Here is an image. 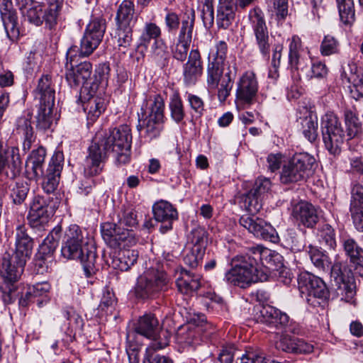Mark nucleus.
<instances>
[{
	"mask_svg": "<svg viewBox=\"0 0 363 363\" xmlns=\"http://www.w3.org/2000/svg\"><path fill=\"white\" fill-rule=\"evenodd\" d=\"M61 253L67 259L79 260L87 277L95 273L97 259L96 248L89 242V238L79 225H70L66 230Z\"/></svg>",
	"mask_w": 363,
	"mask_h": 363,
	"instance_id": "f257e3e1",
	"label": "nucleus"
},
{
	"mask_svg": "<svg viewBox=\"0 0 363 363\" xmlns=\"http://www.w3.org/2000/svg\"><path fill=\"white\" fill-rule=\"evenodd\" d=\"M259 258L257 246L251 247L244 255L234 257L231 260V268L225 273L223 280L228 284L242 289L252 283L266 281L267 274H259L258 270Z\"/></svg>",
	"mask_w": 363,
	"mask_h": 363,
	"instance_id": "f03ea898",
	"label": "nucleus"
},
{
	"mask_svg": "<svg viewBox=\"0 0 363 363\" xmlns=\"http://www.w3.org/2000/svg\"><path fill=\"white\" fill-rule=\"evenodd\" d=\"M308 255L312 263L315 267L322 271L330 269L331 277L335 282L333 286L336 296L340 301L353 303L356 295V285L353 276L346 277L342 269V263L335 262L331 266V262L328 255L316 247H310Z\"/></svg>",
	"mask_w": 363,
	"mask_h": 363,
	"instance_id": "7ed1b4c3",
	"label": "nucleus"
},
{
	"mask_svg": "<svg viewBox=\"0 0 363 363\" xmlns=\"http://www.w3.org/2000/svg\"><path fill=\"white\" fill-rule=\"evenodd\" d=\"M96 143H99L106 154L112 152L117 163L125 164L129 162L132 134L128 125H121L110 130Z\"/></svg>",
	"mask_w": 363,
	"mask_h": 363,
	"instance_id": "20e7f679",
	"label": "nucleus"
},
{
	"mask_svg": "<svg viewBox=\"0 0 363 363\" xmlns=\"http://www.w3.org/2000/svg\"><path fill=\"white\" fill-rule=\"evenodd\" d=\"M169 286V279L164 272L151 269L137 279L134 294L138 299H153L162 292L166 291Z\"/></svg>",
	"mask_w": 363,
	"mask_h": 363,
	"instance_id": "39448f33",
	"label": "nucleus"
},
{
	"mask_svg": "<svg viewBox=\"0 0 363 363\" xmlns=\"http://www.w3.org/2000/svg\"><path fill=\"white\" fill-rule=\"evenodd\" d=\"M298 289L303 298L313 308L324 307L330 297L325 281L309 273L300 274L298 278Z\"/></svg>",
	"mask_w": 363,
	"mask_h": 363,
	"instance_id": "423d86ee",
	"label": "nucleus"
},
{
	"mask_svg": "<svg viewBox=\"0 0 363 363\" xmlns=\"http://www.w3.org/2000/svg\"><path fill=\"white\" fill-rule=\"evenodd\" d=\"M315 159L307 152H296L282 167L280 175L283 184L296 183L311 176Z\"/></svg>",
	"mask_w": 363,
	"mask_h": 363,
	"instance_id": "0eeeda50",
	"label": "nucleus"
},
{
	"mask_svg": "<svg viewBox=\"0 0 363 363\" xmlns=\"http://www.w3.org/2000/svg\"><path fill=\"white\" fill-rule=\"evenodd\" d=\"M164 104L163 99L160 95H156L154 100L150 101L145 117L140 121L137 128L143 132V137L146 142H151L157 138L164 128Z\"/></svg>",
	"mask_w": 363,
	"mask_h": 363,
	"instance_id": "6e6552de",
	"label": "nucleus"
},
{
	"mask_svg": "<svg viewBox=\"0 0 363 363\" xmlns=\"http://www.w3.org/2000/svg\"><path fill=\"white\" fill-rule=\"evenodd\" d=\"M320 128L323 143L330 154L340 155L345 133L338 117L332 112L325 113L321 118Z\"/></svg>",
	"mask_w": 363,
	"mask_h": 363,
	"instance_id": "1a4fd4ad",
	"label": "nucleus"
},
{
	"mask_svg": "<svg viewBox=\"0 0 363 363\" xmlns=\"http://www.w3.org/2000/svg\"><path fill=\"white\" fill-rule=\"evenodd\" d=\"M247 18L255 38V44L262 57L269 60L272 39L264 12L259 6H255L249 11Z\"/></svg>",
	"mask_w": 363,
	"mask_h": 363,
	"instance_id": "9d476101",
	"label": "nucleus"
},
{
	"mask_svg": "<svg viewBox=\"0 0 363 363\" xmlns=\"http://www.w3.org/2000/svg\"><path fill=\"white\" fill-rule=\"evenodd\" d=\"M195 20V12L193 11H189L182 19V26L180 27L177 42L171 46L172 55L177 60L184 62L186 59L193 38Z\"/></svg>",
	"mask_w": 363,
	"mask_h": 363,
	"instance_id": "9b49d317",
	"label": "nucleus"
},
{
	"mask_svg": "<svg viewBox=\"0 0 363 363\" xmlns=\"http://www.w3.org/2000/svg\"><path fill=\"white\" fill-rule=\"evenodd\" d=\"M22 160L17 147H9L0 140V180H13L20 175Z\"/></svg>",
	"mask_w": 363,
	"mask_h": 363,
	"instance_id": "f8f14e48",
	"label": "nucleus"
},
{
	"mask_svg": "<svg viewBox=\"0 0 363 363\" xmlns=\"http://www.w3.org/2000/svg\"><path fill=\"white\" fill-rule=\"evenodd\" d=\"M106 21L94 18L86 26L81 40V55L89 56L99 45L106 31Z\"/></svg>",
	"mask_w": 363,
	"mask_h": 363,
	"instance_id": "ddd939ff",
	"label": "nucleus"
},
{
	"mask_svg": "<svg viewBox=\"0 0 363 363\" xmlns=\"http://www.w3.org/2000/svg\"><path fill=\"white\" fill-rule=\"evenodd\" d=\"M240 223L255 237L277 243L279 240L275 228L264 219L255 216H242Z\"/></svg>",
	"mask_w": 363,
	"mask_h": 363,
	"instance_id": "4468645a",
	"label": "nucleus"
},
{
	"mask_svg": "<svg viewBox=\"0 0 363 363\" xmlns=\"http://www.w3.org/2000/svg\"><path fill=\"white\" fill-rule=\"evenodd\" d=\"M101 235L112 248L125 247L134 242L132 230L122 228L118 223H105L101 226Z\"/></svg>",
	"mask_w": 363,
	"mask_h": 363,
	"instance_id": "2eb2a0df",
	"label": "nucleus"
},
{
	"mask_svg": "<svg viewBox=\"0 0 363 363\" xmlns=\"http://www.w3.org/2000/svg\"><path fill=\"white\" fill-rule=\"evenodd\" d=\"M26 263L16 259L13 255H5L0 265V283L3 284L1 287L11 291L9 287L12 288V284H15L18 281L23 272Z\"/></svg>",
	"mask_w": 363,
	"mask_h": 363,
	"instance_id": "dca6fc26",
	"label": "nucleus"
},
{
	"mask_svg": "<svg viewBox=\"0 0 363 363\" xmlns=\"http://www.w3.org/2000/svg\"><path fill=\"white\" fill-rule=\"evenodd\" d=\"M340 245L349 259V270L353 276L363 277V248L349 235L342 236Z\"/></svg>",
	"mask_w": 363,
	"mask_h": 363,
	"instance_id": "f3484780",
	"label": "nucleus"
},
{
	"mask_svg": "<svg viewBox=\"0 0 363 363\" xmlns=\"http://www.w3.org/2000/svg\"><path fill=\"white\" fill-rule=\"evenodd\" d=\"M64 165L63 152L57 150L52 156L48 168L43 172L42 188L47 194L53 193L60 183L61 172Z\"/></svg>",
	"mask_w": 363,
	"mask_h": 363,
	"instance_id": "a211bd4d",
	"label": "nucleus"
},
{
	"mask_svg": "<svg viewBox=\"0 0 363 363\" xmlns=\"http://www.w3.org/2000/svg\"><path fill=\"white\" fill-rule=\"evenodd\" d=\"M107 157L106 152L99 143L94 141L88 150L84 162V174L86 177H92L101 173Z\"/></svg>",
	"mask_w": 363,
	"mask_h": 363,
	"instance_id": "6ab92c4d",
	"label": "nucleus"
},
{
	"mask_svg": "<svg viewBox=\"0 0 363 363\" xmlns=\"http://www.w3.org/2000/svg\"><path fill=\"white\" fill-rule=\"evenodd\" d=\"M320 211L307 201H300L292 207L291 216L298 225L313 228L320 219Z\"/></svg>",
	"mask_w": 363,
	"mask_h": 363,
	"instance_id": "aec40b11",
	"label": "nucleus"
},
{
	"mask_svg": "<svg viewBox=\"0 0 363 363\" xmlns=\"http://www.w3.org/2000/svg\"><path fill=\"white\" fill-rule=\"evenodd\" d=\"M258 91V83L255 74L245 72L239 79L236 89V100L244 105L254 103Z\"/></svg>",
	"mask_w": 363,
	"mask_h": 363,
	"instance_id": "412c9836",
	"label": "nucleus"
},
{
	"mask_svg": "<svg viewBox=\"0 0 363 363\" xmlns=\"http://www.w3.org/2000/svg\"><path fill=\"white\" fill-rule=\"evenodd\" d=\"M67 67L65 79L71 87H77L83 85L85 89H89L91 84L89 83L90 77L92 73V65L89 62L84 61L80 62L75 67L69 64Z\"/></svg>",
	"mask_w": 363,
	"mask_h": 363,
	"instance_id": "4be33fe9",
	"label": "nucleus"
},
{
	"mask_svg": "<svg viewBox=\"0 0 363 363\" xmlns=\"http://www.w3.org/2000/svg\"><path fill=\"white\" fill-rule=\"evenodd\" d=\"M203 74V65L198 49L191 50L188 61L183 66L184 82L186 85H194Z\"/></svg>",
	"mask_w": 363,
	"mask_h": 363,
	"instance_id": "5701e85b",
	"label": "nucleus"
},
{
	"mask_svg": "<svg viewBox=\"0 0 363 363\" xmlns=\"http://www.w3.org/2000/svg\"><path fill=\"white\" fill-rule=\"evenodd\" d=\"M0 13L8 38L11 41L16 40L20 35L18 16L9 0L1 6Z\"/></svg>",
	"mask_w": 363,
	"mask_h": 363,
	"instance_id": "b1692460",
	"label": "nucleus"
},
{
	"mask_svg": "<svg viewBox=\"0 0 363 363\" xmlns=\"http://www.w3.org/2000/svg\"><path fill=\"white\" fill-rule=\"evenodd\" d=\"M15 252L13 254L16 259H19L25 262L30 259L33 247V240L27 233L23 225H19L16 230Z\"/></svg>",
	"mask_w": 363,
	"mask_h": 363,
	"instance_id": "393cba45",
	"label": "nucleus"
},
{
	"mask_svg": "<svg viewBox=\"0 0 363 363\" xmlns=\"http://www.w3.org/2000/svg\"><path fill=\"white\" fill-rule=\"evenodd\" d=\"M23 17L29 23L39 26L43 23L44 4L35 0H16Z\"/></svg>",
	"mask_w": 363,
	"mask_h": 363,
	"instance_id": "a878e982",
	"label": "nucleus"
},
{
	"mask_svg": "<svg viewBox=\"0 0 363 363\" xmlns=\"http://www.w3.org/2000/svg\"><path fill=\"white\" fill-rule=\"evenodd\" d=\"M258 320L271 328L280 330L288 324L289 318L278 308L267 305L261 308Z\"/></svg>",
	"mask_w": 363,
	"mask_h": 363,
	"instance_id": "bb28decb",
	"label": "nucleus"
},
{
	"mask_svg": "<svg viewBox=\"0 0 363 363\" xmlns=\"http://www.w3.org/2000/svg\"><path fill=\"white\" fill-rule=\"evenodd\" d=\"M46 150L43 147L33 150L26 162V172L30 179L37 180L43 174Z\"/></svg>",
	"mask_w": 363,
	"mask_h": 363,
	"instance_id": "cd10ccee",
	"label": "nucleus"
},
{
	"mask_svg": "<svg viewBox=\"0 0 363 363\" xmlns=\"http://www.w3.org/2000/svg\"><path fill=\"white\" fill-rule=\"evenodd\" d=\"M115 21L116 26L135 27L138 21V15L133 1L124 0L121 3L117 9Z\"/></svg>",
	"mask_w": 363,
	"mask_h": 363,
	"instance_id": "c85d7f7f",
	"label": "nucleus"
},
{
	"mask_svg": "<svg viewBox=\"0 0 363 363\" xmlns=\"http://www.w3.org/2000/svg\"><path fill=\"white\" fill-rule=\"evenodd\" d=\"M31 116L19 117L16 121V133L23 139V150L28 151L35 141L33 128L31 125Z\"/></svg>",
	"mask_w": 363,
	"mask_h": 363,
	"instance_id": "c756f323",
	"label": "nucleus"
},
{
	"mask_svg": "<svg viewBox=\"0 0 363 363\" xmlns=\"http://www.w3.org/2000/svg\"><path fill=\"white\" fill-rule=\"evenodd\" d=\"M160 330L159 321L152 313H146L140 317L135 327L136 333L147 338L155 337Z\"/></svg>",
	"mask_w": 363,
	"mask_h": 363,
	"instance_id": "7c9ffc66",
	"label": "nucleus"
},
{
	"mask_svg": "<svg viewBox=\"0 0 363 363\" xmlns=\"http://www.w3.org/2000/svg\"><path fill=\"white\" fill-rule=\"evenodd\" d=\"M138 252L135 250L123 249L118 251L116 256L111 257L110 265L122 272L129 270L138 260Z\"/></svg>",
	"mask_w": 363,
	"mask_h": 363,
	"instance_id": "2f4dec72",
	"label": "nucleus"
},
{
	"mask_svg": "<svg viewBox=\"0 0 363 363\" xmlns=\"http://www.w3.org/2000/svg\"><path fill=\"white\" fill-rule=\"evenodd\" d=\"M305 116L299 117L297 121V128L306 139L313 143L318 138V120L306 110Z\"/></svg>",
	"mask_w": 363,
	"mask_h": 363,
	"instance_id": "473e14b6",
	"label": "nucleus"
},
{
	"mask_svg": "<svg viewBox=\"0 0 363 363\" xmlns=\"http://www.w3.org/2000/svg\"><path fill=\"white\" fill-rule=\"evenodd\" d=\"M35 93L36 96H39L40 104L54 106L55 91L50 75H43L39 79Z\"/></svg>",
	"mask_w": 363,
	"mask_h": 363,
	"instance_id": "72a5a7b5",
	"label": "nucleus"
},
{
	"mask_svg": "<svg viewBox=\"0 0 363 363\" xmlns=\"http://www.w3.org/2000/svg\"><path fill=\"white\" fill-rule=\"evenodd\" d=\"M182 277L177 280V286L180 292L189 294L197 291L201 286V277L186 269L182 271Z\"/></svg>",
	"mask_w": 363,
	"mask_h": 363,
	"instance_id": "f704fd0d",
	"label": "nucleus"
},
{
	"mask_svg": "<svg viewBox=\"0 0 363 363\" xmlns=\"http://www.w3.org/2000/svg\"><path fill=\"white\" fill-rule=\"evenodd\" d=\"M343 116L349 139H352L362 133V123L360 121L357 111L354 108H345L343 111Z\"/></svg>",
	"mask_w": 363,
	"mask_h": 363,
	"instance_id": "c9c22d12",
	"label": "nucleus"
},
{
	"mask_svg": "<svg viewBox=\"0 0 363 363\" xmlns=\"http://www.w3.org/2000/svg\"><path fill=\"white\" fill-rule=\"evenodd\" d=\"M53 106L46 104H40L36 116V127L39 130L45 132L48 130H53L55 126V118L52 114Z\"/></svg>",
	"mask_w": 363,
	"mask_h": 363,
	"instance_id": "e433bc0d",
	"label": "nucleus"
},
{
	"mask_svg": "<svg viewBox=\"0 0 363 363\" xmlns=\"http://www.w3.org/2000/svg\"><path fill=\"white\" fill-rule=\"evenodd\" d=\"M152 211L157 221L175 220L178 218L177 209L164 200L156 202L152 206Z\"/></svg>",
	"mask_w": 363,
	"mask_h": 363,
	"instance_id": "4c0bfd02",
	"label": "nucleus"
},
{
	"mask_svg": "<svg viewBox=\"0 0 363 363\" xmlns=\"http://www.w3.org/2000/svg\"><path fill=\"white\" fill-rule=\"evenodd\" d=\"M224 74V65L212 62L211 61V57H208L206 68V84L210 90H216L218 88Z\"/></svg>",
	"mask_w": 363,
	"mask_h": 363,
	"instance_id": "58836bf2",
	"label": "nucleus"
},
{
	"mask_svg": "<svg viewBox=\"0 0 363 363\" xmlns=\"http://www.w3.org/2000/svg\"><path fill=\"white\" fill-rule=\"evenodd\" d=\"M236 11L238 9L235 4H218L216 19L218 26L227 29L233 22Z\"/></svg>",
	"mask_w": 363,
	"mask_h": 363,
	"instance_id": "ea45409f",
	"label": "nucleus"
},
{
	"mask_svg": "<svg viewBox=\"0 0 363 363\" xmlns=\"http://www.w3.org/2000/svg\"><path fill=\"white\" fill-rule=\"evenodd\" d=\"M235 76L236 67H228V71L220 79L218 88L216 89L218 90V99L220 102H224L230 96Z\"/></svg>",
	"mask_w": 363,
	"mask_h": 363,
	"instance_id": "a19ab883",
	"label": "nucleus"
},
{
	"mask_svg": "<svg viewBox=\"0 0 363 363\" xmlns=\"http://www.w3.org/2000/svg\"><path fill=\"white\" fill-rule=\"evenodd\" d=\"M150 55L153 61L159 66L164 67L169 58L168 46L164 39L154 41L150 46Z\"/></svg>",
	"mask_w": 363,
	"mask_h": 363,
	"instance_id": "79ce46f5",
	"label": "nucleus"
},
{
	"mask_svg": "<svg viewBox=\"0 0 363 363\" xmlns=\"http://www.w3.org/2000/svg\"><path fill=\"white\" fill-rule=\"evenodd\" d=\"M200 329L184 326L177 330L176 340L178 344L186 347L199 343Z\"/></svg>",
	"mask_w": 363,
	"mask_h": 363,
	"instance_id": "37998d69",
	"label": "nucleus"
},
{
	"mask_svg": "<svg viewBox=\"0 0 363 363\" xmlns=\"http://www.w3.org/2000/svg\"><path fill=\"white\" fill-rule=\"evenodd\" d=\"M161 28L155 23L145 22L141 35L139 38V46L147 47L151 40L156 41L162 39Z\"/></svg>",
	"mask_w": 363,
	"mask_h": 363,
	"instance_id": "c03bdc74",
	"label": "nucleus"
},
{
	"mask_svg": "<svg viewBox=\"0 0 363 363\" xmlns=\"http://www.w3.org/2000/svg\"><path fill=\"white\" fill-rule=\"evenodd\" d=\"M94 93L90 91L91 97L89 99L86 106L84 107V110L88 111L87 118L91 122L95 121L106 109V102L104 99L99 96H94Z\"/></svg>",
	"mask_w": 363,
	"mask_h": 363,
	"instance_id": "a18cd8bd",
	"label": "nucleus"
},
{
	"mask_svg": "<svg viewBox=\"0 0 363 363\" xmlns=\"http://www.w3.org/2000/svg\"><path fill=\"white\" fill-rule=\"evenodd\" d=\"M258 252L260 258L259 262L262 264H268L269 269H275L282 266V256L271 250L258 245Z\"/></svg>",
	"mask_w": 363,
	"mask_h": 363,
	"instance_id": "49530a36",
	"label": "nucleus"
},
{
	"mask_svg": "<svg viewBox=\"0 0 363 363\" xmlns=\"http://www.w3.org/2000/svg\"><path fill=\"white\" fill-rule=\"evenodd\" d=\"M166 10L167 13L164 16V25L166 30L169 33H174L178 30H180V27L182 26V19L189 11L195 12L194 9L192 8L186 9L183 14L180 16L175 11L168 10L167 9H166Z\"/></svg>",
	"mask_w": 363,
	"mask_h": 363,
	"instance_id": "de8ad7c7",
	"label": "nucleus"
},
{
	"mask_svg": "<svg viewBox=\"0 0 363 363\" xmlns=\"http://www.w3.org/2000/svg\"><path fill=\"white\" fill-rule=\"evenodd\" d=\"M10 198L15 205H21L28 196L30 191V187L27 182H17L11 184Z\"/></svg>",
	"mask_w": 363,
	"mask_h": 363,
	"instance_id": "09e8293b",
	"label": "nucleus"
},
{
	"mask_svg": "<svg viewBox=\"0 0 363 363\" xmlns=\"http://www.w3.org/2000/svg\"><path fill=\"white\" fill-rule=\"evenodd\" d=\"M50 218V213L49 211L28 213L27 215L28 225L33 230L38 233L45 230Z\"/></svg>",
	"mask_w": 363,
	"mask_h": 363,
	"instance_id": "8fccbe9b",
	"label": "nucleus"
},
{
	"mask_svg": "<svg viewBox=\"0 0 363 363\" xmlns=\"http://www.w3.org/2000/svg\"><path fill=\"white\" fill-rule=\"evenodd\" d=\"M341 21L345 24H350L354 20V9L353 0H336Z\"/></svg>",
	"mask_w": 363,
	"mask_h": 363,
	"instance_id": "3c124183",
	"label": "nucleus"
},
{
	"mask_svg": "<svg viewBox=\"0 0 363 363\" xmlns=\"http://www.w3.org/2000/svg\"><path fill=\"white\" fill-rule=\"evenodd\" d=\"M240 202L251 213H255L262 208V199L252 189L241 196Z\"/></svg>",
	"mask_w": 363,
	"mask_h": 363,
	"instance_id": "603ef678",
	"label": "nucleus"
},
{
	"mask_svg": "<svg viewBox=\"0 0 363 363\" xmlns=\"http://www.w3.org/2000/svg\"><path fill=\"white\" fill-rule=\"evenodd\" d=\"M319 242L330 249L336 246L335 233L332 226L328 223L321 225L318 229Z\"/></svg>",
	"mask_w": 363,
	"mask_h": 363,
	"instance_id": "864d4df0",
	"label": "nucleus"
},
{
	"mask_svg": "<svg viewBox=\"0 0 363 363\" xmlns=\"http://www.w3.org/2000/svg\"><path fill=\"white\" fill-rule=\"evenodd\" d=\"M189 239L192 244L191 247L206 252L207 246V232L203 228L198 226L192 229Z\"/></svg>",
	"mask_w": 363,
	"mask_h": 363,
	"instance_id": "5fc2aeb1",
	"label": "nucleus"
},
{
	"mask_svg": "<svg viewBox=\"0 0 363 363\" xmlns=\"http://www.w3.org/2000/svg\"><path fill=\"white\" fill-rule=\"evenodd\" d=\"M133 28L131 26H116L115 38L120 48H128L133 43Z\"/></svg>",
	"mask_w": 363,
	"mask_h": 363,
	"instance_id": "6e6d98bb",
	"label": "nucleus"
},
{
	"mask_svg": "<svg viewBox=\"0 0 363 363\" xmlns=\"http://www.w3.org/2000/svg\"><path fill=\"white\" fill-rule=\"evenodd\" d=\"M110 74L108 63L99 64L95 69V79L89 86L91 91L95 93L99 87V84L106 85Z\"/></svg>",
	"mask_w": 363,
	"mask_h": 363,
	"instance_id": "4d7b16f0",
	"label": "nucleus"
},
{
	"mask_svg": "<svg viewBox=\"0 0 363 363\" xmlns=\"http://www.w3.org/2000/svg\"><path fill=\"white\" fill-rule=\"evenodd\" d=\"M320 52L323 56H330L340 52V43L333 35H325L320 44Z\"/></svg>",
	"mask_w": 363,
	"mask_h": 363,
	"instance_id": "13d9d810",
	"label": "nucleus"
},
{
	"mask_svg": "<svg viewBox=\"0 0 363 363\" xmlns=\"http://www.w3.org/2000/svg\"><path fill=\"white\" fill-rule=\"evenodd\" d=\"M301 50V39L296 35L293 36L289 44V62L291 67L296 70H298V65L300 57L299 52Z\"/></svg>",
	"mask_w": 363,
	"mask_h": 363,
	"instance_id": "bf43d9fd",
	"label": "nucleus"
},
{
	"mask_svg": "<svg viewBox=\"0 0 363 363\" xmlns=\"http://www.w3.org/2000/svg\"><path fill=\"white\" fill-rule=\"evenodd\" d=\"M169 109L172 118L177 123L181 122L185 116L182 101L178 94H174L170 99Z\"/></svg>",
	"mask_w": 363,
	"mask_h": 363,
	"instance_id": "052dcab7",
	"label": "nucleus"
},
{
	"mask_svg": "<svg viewBox=\"0 0 363 363\" xmlns=\"http://www.w3.org/2000/svg\"><path fill=\"white\" fill-rule=\"evenodd\" d=\"M150 339L152 340L151 343L146 349L145 353H155V351L166 347L169 342V334L167 331L158 332L155 337H152Z\"/></svg>",
	"mask_w": 363,
	"mask_h": 363,
	"instance_id": "680f3d73",
	"label": "nucleus"
},
{
	"mask_svg": "<svg viewBox=\"0 0 363 363\" xmlns=\"http://www.w3.org/2000/svg\"><path fill=\"white\" fill-rule=\"evenodd\" d=\"M127 340V345H126V352L128 357L130 363H139L140 357L139 352L140 349V346L138 344H134V333L128 332L126 335Z\"/></svg>",
	"mask_w": 363,
	"mask_h": 363,
	"instance_id": "e2e57ef3",
	"label": "nucleus"
},
{
	"mask_svg": "<svg viewBox=\"0 0 363 363\" xmlns=\"http://www.w3.org/2000/svg\"><path fill=\"white\" fill-rule=\"evenodd\" d=\"M61 9H57V6H48V7L43 11V21L45 26L50 30L55 28L57 23V18Z\"/></svg>",
	"mask_w": 363,
	"mask_h": 363,
	"instance_id": "0e129e2a",
	"label": "nucleus"
},
{
	"mask_svg": "<svg viewBox=\"0 0 363 363\" xmlns=\"http://www.w3.org/2000/svg\"><path fill=\"white\" fill-rule=\"evenodd\" d=\"M204 255V251L191 247L184 257V264L192 269L196 268L201 262Z\"/></svg>",
	"mask_w": 363,
	"mask_h": 363,
	"instance_id": "69168bd1",
	"label": "nucleus"
},
{
	"mask_svg": "<svg viewBox=\"0 0 363 363\" xmlns=\"http://www.w3.org/2000/svg\"><path fill=\"white\" fill-rule=\"evenodd\" d=\"M118 223L123 228L124 226L132 228L138 224L136 212L133 209H126L119 216Z\"/></svg>",
	"mask_w": 363,
	"mask_h": 363,
	"instance_id": "338daca9",
	"label": "nucleus"
},
{
	"mask_svg": "<svg viewBox=\"0 0 363 363\" xmlns=\"http://www.w3.org/2000/svg\"><path fill=\"white\" fill-rule=\"evenodd\" d=\"M238 352L233 344L222 346L218 356V363H232Z\"/></svg>",
	"mask_w": 363,
	"mask_h": 363,
	"instance_id": "774afa93",
	"label": "nucleus"
}]
</instances>
